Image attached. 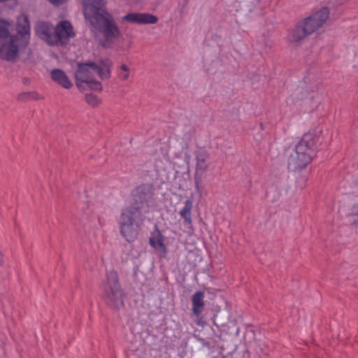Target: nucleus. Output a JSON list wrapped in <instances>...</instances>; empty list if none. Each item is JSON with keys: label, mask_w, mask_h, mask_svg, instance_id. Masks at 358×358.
<instances>
[{"label": "nucleus", "mask_w": 358, "mask_h": 358, "mask_svg": "<svg viewBox=\"0 0 358 358\" xmlns=\"http://www.w3.org/2000/svg\"><path fill=\"white\" fill-rule=\"evenodd\" d=\"M142 188L139 187L133 192L129 206L122 210L119 219L120 233L128 242H133L137 238L143 221L142 208L146 195L141 194Z\"/></svg>", "instance_id": "f257e3e1"}, {"label": "nucleus", "mask_w": 358, "mask_h": 358, "mask_svg": "<svg viewBox=\"0 0 358 358\" xmlns=\"http://www.w3.org/2000/svg\"><path fill=\"white\" fill-rule=\"evenodd\" d=\"M102 5L103 1L88 6L83 10V14L90 24L103 34L100 45L104 48H111L115 39L120 35V31L112 15L103 9Z\"/></svg>", "instance_id": "f03ea898"}, {"label": "nucleus", "mask_w": 358, "mask_h": 358, "mask_svg": "<svg viewBox=\"0 0 358 358\" xmlns=\"http://www.w3.org/2000/svg\"><path fill=\"white\" fill-rule=\"evenodd\" d=\"M103 291L104 300L110 306L113 308L122 306L124 294L118 282L117 272L111 271L108 273Z\"/></svg>", "instance_id": "7ed1b4c3"}, {"label": "nucleus", "mask_w": 358, "mask_h": 358, "mask_svg": "<svg viewBox=\"0 0 358 358\" xmlns=\"http://www.w3.org/2000/svg\"><path fill=\"white\" fill-rule=\"evenodd\" d=\"M29 43L28 38L12 35L8 43L0 45V55L8 62H15L20 52H25Z\"/></svg>", "instance_id": "20e7f679"}, {"label": "nucleus", "mask_w": 358, "mask_h": 358, "mask_svg": "<svg viewBox=\"0 0 358 358\" xmlns=\"http://www.w3.org/2000/svg\"><path fill=\"white\" fill-rule=\"evenodd\" d=\"M98 65L94 62H78L74 73L76 84L80 90H85L84 83L93 78L94 72L97 73Z\"/></svg>", "instance_id": "39448f33"}, {"label": "nucleus", "mask_w": 358, "mask_h": 358, "mask_svg": "<svg viewBox=\"0 0 358 358\" xmlns=\"http://www.w3.org/2000/svg\"><path fill=\"white\" fill-rule=\"evenodd\" d=\"M318 141L319 137L313 133L305 134L301 140L293 148H287V152L291 150L292 151L294 150L297 155L313 157L315 155V150L317 149Z\"/></svg>", "instance_id": "423d86ee"}, {"label": "nucleus", "mask_w": 358, "mask_h": 358, "mask_svg": "<svg viewBox=\"0 0 358 358\" xmlns=\"http://www.w3.org/2000/svg\"><path fill=\"white\" fill-rule=\"evenodd\" d=\"M329 15V8H322L320 10L306 17L301 22L308 31L309 34H313L321 27L327 20Z\"/></svg>", "instance_id": "0eeeda50"}, {"label": "nucleus", "mask_w": 358, "mask_h": 358, "mask_svg": "<svg viewBox=\"0 0 358 358\" xmlns=\"http://www.w3.org/2000/svg\"><path fill=\"white\" fill-rule=\"evenodd\" d=\"M74 36L73 27L69 21H62L54 28L55 45H65Z\"/></svg>", "instance_id": "6e6552de"}, {"label": "nucleus", "mask_w": 358, "mask_h": 358, "mask_svg": "<svg viewBox=\"0 0 358 358\" xmlns=\"http://www.w3.org/2000/svg\"><path fill=\"white\" fill-rule=\"evenodd\" d=\"M122 20L140 24H153L157 22L158 17L149 13H129L122 17Z\"/></svg>", "instance_id": "1a4fd4ad"}, {"label": "nucleus", "mask_w": 358, "mask_h": 358, "mask_svg": "<svg viewBox=\"0 0 358 358\" xmlns=\"http://www.w3.org/2000/svg\"><path fill=\"white\" fill-rule=\"evenodd\" d=\"M36 34L50 45H55L54 29L47 22H40L35 28Z\"/></svg>", "instance_id": "9d476101"}, {"label": "nucleus", "mask_w": 358, "mask_h": 358, "mask_svg": "<svg viewBox=\"0 0 358 358\" xmlns=\"http://www.w3.org/2000/svg\"><path fill=\"white\" fill-rule=\"evenodd\" d=\"M164 237L157 227L151 232L149 238L150 245L163 256L166 254V247L164 243Z\"/></svg>", "instance_id": "9b49d317"}, {"label": "nucleus", "mask_w": 358, "mask_h": 358, "mask_svg": "<svg viewBox=\"0 0 358 358\" xmlns=\"http://www.w3.org/2000/svg\"><path fill=\"white\" fill-rule=\"evenodd\" d=\"M310 35L308 31L303 27L301 21L298 22L295 27L290 31L287 36V39L290 43H301L306 36Z\"/></svg>", "instance_id": "f8f14e48"}, {"label": "nucleus", "mask_w": 358, "mask_h": 358, "mask_svg": "<svg viewBox=\"0 0 358 358\" xmlns=\"http://www.w3.org/2000/svg\"><path fill=\"white\" fill-rule=\"evenodd\" d=\"M17 34L19 37L23 38H28L29 42L30 38V23L29 17L27 15L22 14L17 18L16 23Z\"/></svg>", "instance_id": "ddd939ff"}, {"label": "nucleus", "mask_w": 358, "mask_h": 358, "mask_svg": "<svg viewBox=\"0 0 358 358\" xmlns=\"http://www.w3.org/2000/svg\"><path fill=\"white\" fill-rule=\"evenodd\" d=\"M51 78L64 88L70 89L73 86L72 82L69 80L66 73L61 69H53L51 71Z\"/></svg>", "instance_id": "4468645a"}, {"label": "nucleus", "mask_w": 358, "mask_h": 358, "mask_svg": "<svg viewBox=\"0 0 358 358\" xmlns=\"http://www.w3.org/2000/svg\"><path fill=\"white\" fill-rule=\"evenodd\" d=\"M205 294L202 291L196 292L192 296V313L196 316H199L203 311L205 306Z\"/></svg>", "instance_id": "2eb2a0df"}, {"label": "nucleus", "mask_w": 358, "mask_h": 358, "mask_svg": "<svg viewBox=\"0 0 358 358\" xmlns=\"http://www.w3.org/2000/svg\"><path fill=\"white\" fill-rule=\"evenodd\" d=\"M98 69L97 74L101 80L108 79L111 76L110 68L113 66V62L110 59L106 58L99 60L97 64Z\"/></svg>", "instance_id": "dca6fc26"}, {"label": "nucleus", "mask_w": 358, "mask_h": 358, "mask_svg": "<svg viewBox=\"0 0 358 358\" xmlns=\"http://www.w3.org/2000/svg\"><path fill=\"white\" fill-rule=\"evenodd\" d=\"M193 207L192 197L189 198L184 202V206L180 210L179 215L184 219V223L189 226L192 225V210Z\"/></svg>", "instance_id": "f3484780"}, {"label": "nucleus", "mask_w": 358, "mask_h": 358, "mask_svg": "<svg viewBox=\"0 0 358 358\" xmlns=\"http://www.w3.org/2000/svg\"><path fill=\"white\" fill-rule=\"evenodd\" d=\"M311 162V158H290L288 162V169L297 172L306 168Z\"/></svg>", "instance_id": "a211bd4d"}, {"label": "nucleus", "mask_w": 358, "mask_h": 358, "mask_svg": "<svg viewBox=\"0 0 358 358\" xmlns=\"http://www.w3.org/2000/svg\"><path fill=\"white\" fill-rule=\"evenodd\" d=\"M208 164L206 158H197L196 173H195V184L196 188L200 192L199 183L203 173L206 170Z\"/></svg>", "instance_id": "6ab92c4d"}, {"label": "nucleus", "mask_w": 358, "mask_h": 358, "mask_svg": "<svg viewBox=\"0 0 358 358\" xmlns=\"http://www.w3.org/2000/svg\"><path fill=\"white\" fill-rule=\"evenodd\" d=\"M40 95L35 91L22 92L17 94V99L20 101H28L29 100H38Z\"/></svg>", "instance_id": "aec40b11"}, {"label": "nucleus", "mask_w": 358, "mask_h": 358, "mask_svg": "<svg viewBox=\"0 0 358 358\" xmlns=\"http://www.w3.org/2000/svg\"><path fill=\"white\" fill-rule=\"evenodd\" d=\"M348 216L351 223L358 227V202L352 206Z\"/></svg>", "instance_id": "412c9836"}, {"label": "nucleus", "mask_w": 358, "mask_h": 358, "mask_svg": "<svg viewBox=\"0 0 358 358\" xmlns=\"http://www.w3.org/2000/svg\"><path fill=\"white\" fill-rule=\"evenodd\" d=\"M84 86L86 88V87H89L90 90L101 92L102 91V85L101 83L98 81L95 80L93 78L87 80L84 83Z\"/></svg>", "instance_id": "4be33fe9"}, {"label": "nucleus", "mask_w": 358, "mask_h": 358, "mask_svg": "<svg viewBox=\"0 0 358 358\" xmlns=\"http://www.w3.org/2000/svg\"><path fill=\"white\" fill-rule=\"evenodd\" d=\"M85 101L92 107H96L101 103V100L99 99L98 96L92 93L85 95Z\"/></svg>", "instance_id": "5701e85b"}, {"label": "nucleus", "mask_w": 358, "mask_h": 358, "mask_svg": "<svg viewBox=\"0 0 358 358\" xmlns=\"http://www.w3.org/2000/svg\"><path fill=\"white\" fill-rule=\"evenodd\" d=\"M103 0H83V10L88 6H92L94 3L99 4Z\"/></svg>", "instance_id": "b1692460"}, {"label": "nucleus", "mask_w": 358, "mask_h": 358, "mask_svg": "<svg viewBox=\"0 0 358 358\" xmlns=\"http://www.w3.org/2000/svg\"><path fill=\"white\" fill-rule=\"evenodd\" d=\"M10 33L7 28L0 27V39L6 38L9 36Z\"/></svg>", "instance_id": "393cba45"}, {"label": "nucleus", "mask_w": 358, "mask_h": 358, "mask_svg": "<svg viewBox=\"0 0 358 358\" xmlns=\"http://www.w3.org/2000/svg\"><path fill=\"white\" fill-rule=\"evenodd\" d=\"M68 0H49L50 3L54 4L55 6H61L65 2H66Z\"/></svg>", "instance_id": "a878e982"}, {"label": "nucleus", "mask_w": 358, "mask_h": 358, "mask_svg": "<svg viewBox=\"0 0 358 358\" xmlns=\"http://www.w3.org/2000/svg\"><path fill=\"white\" fill-rule=\"evenodd\" d=\"M120 69L124 71H125V72H129V69L127 66V65H126V64H122L121 66H120Z\"/></svg>", "instance_id": "bb28decb"}, {"label": "nucleus", "mask_w": 358, "mask_h": 358, "mask_svg": "<svg viewBox=\"0 0 358 358\" xmlns=\"http://www.w3.org/2000/svg\"><path fill=\"white\" fill-rule=\"evenodd\" d=\"M129 76V72H126L125 74L123 76V80H127Z\"/></svg>", "instance_id": "cd10ccee"}, {"label": "nucleus", "mask_w": 358, "mask_h": 358, "mask_svg": "<svg viewBox=\"0 0 358 358\" xmlns=\"http://www.w3.org/2000/svg\"><path fill=\"white\" fill-rule=\"evenodd\" d=\"M29 82V78H23V83H24V84H27V83H28Z\"/></svg>", "instance_id": "c85d7f7f"}, {"label": "nucleus", "mask_w": 358, "mask_h": 358, "mask_svg": "<svg viewBox=\"0 0 358 358\" xmlns=\"http://www.w3.org/2000/svg\"><path fill=\"white\" fill-rule=\"evenodd\" d=\"M2 263H3V255L0 252V265L2 264Z\"/></svg>", "instance_id": "c756f323"}, {"label": "nucleus", "mask_w": 358, "mask_h": 358, "mask_svg": "<svg viewBox=\"0 0 358 358\" xmlns=\"http://www.w3.org/2000/svg\"><path fill=\"white\" fill-rule=\"evenodd\" d=\"M28 51H29V54L31 53V50L30 49H28Z\"/></svg>", "instance_id": "7c9ffc66"}]
</instances>
